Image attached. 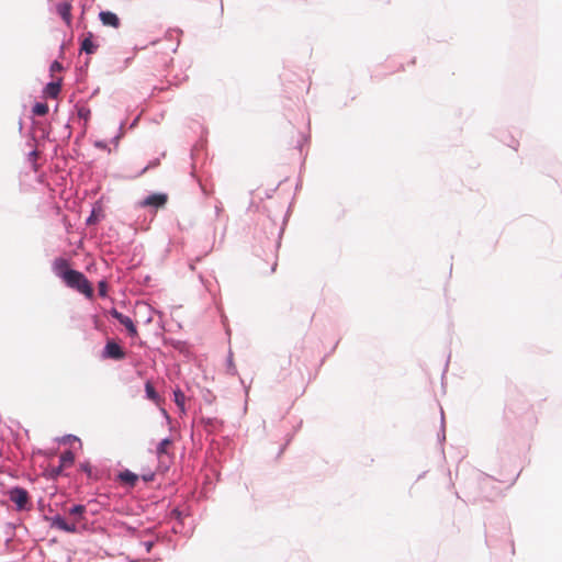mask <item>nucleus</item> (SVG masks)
I'll list each match as a JSON object with an SVG mask.
<instances>
[{
	"instance_id": "nucleus-1",
	"label": "nucleus",
	"mask_w": 562,
	"mask_h": 562,
	"mask_svg": "<svg viewBox=\"0 0 562 562\" xmlns=\"http://www.w3.org/2000/svg\"><path fill=\"white\" fill-rule=\"evenodd\" d=\"M64 282L68 288L78 291L88 299L93 296V288L91 283L80 271L75 270L71 273H68L67 279Z\"/></svg>"
},
{
	"instance_id": "nucleus-2",
	"label": "nucleus",
	"mask_w": 562,
	"mask_h": 562,
	"mask_svg": "<svg viewBox=\"0 0 562 562\" xmlns=\"http://www.w3.org/2000/svg\"><path fill=\"white\" fill-rule=\"evenodd\" d=\"M75 462V454L72 451L70 450H66L64 451L61 454H60V458H59V464L58 465H49L46 470V473L47 475L55 480L57 479L59 475H61L63 473V470L65 468H68L70 465H72Z\"/></svg>"
},
{
	"instance_id": "nucleus-3",
	"label": "nucleus",
	"mask_w": 562,
	"mask_h": 562,
	"mask_svg": "<svg viewBox=\"0 0 562 562\" xmlns=\"http://www.w3.org/2000/svg\"><path fill=\"white\" fill-rule=\"evenodd\" d=\"M9 498L12 503L15 504L19 510L27 509V505L30 504V497L26 490L21 487L12 488L9 492Z\"/></svg>"
},
{
	"instance_id": "nucleus-4",
	"label": "nucleus",
	"mask_w": 562,
	"mask_h": 562,
	"mask_svg": "<svg viewBox=\"0 0 562 562\" xmlns=\"http://www.w3.org/2000/svg\"><path fill=\"white\" fill-rule=\"evenodd\" d=\"M102 357L105 359L122 360L125 358V351L114 340H109L104 347Z\"/></svg>"
},
{
	"instance_id": "nucleus-5",
	"label": "nucleus",
	"mask_w": 562,
	"mask_h": 562,
	"mask_svg": "<svg viewBox=\"0 0 562 562\" xmlns=\"http://www.w3.org/2000/svg\"><path fill=\"white\" fill-rule=\"evenodd\" d=\"M110 314L115 318L117 319L127 330L128 335L132 336V337H136L138 335V331H137V328L136 326L134 325L133 321L131 319V317L122 314L121 312H119L117 310L113 308L111 310Z\"/></svg>"
},
{
	"instance_id": "nucleus-6",
	"label": "nucleus",
	"mask_w": 562,
	"mask_h": 562,
	"mask_svg": "<svg viewBox=\"0 0 562 562\" xmlns=\"http://www.w3.org/2000/svg\"><path fill=\"white\" fill-rule=\"evenodd\" d=\"M53 270L55 274L60 278L63 281L67 279L68 273H71L75 271L74 269H70L69 262L65 258H56L53 263Z\"/></svg>"
},
{
	"instance_id": "nucleus-7",
	"label": "nucleus",
	"mask_w": 562,
	"mask_h": 562,
	"mask_svg": "<svg viewBox=\"0 0 562 562\" xmlns=\"http://www.w3.org/2000/svg\"><path fill=\"white\" fill-rule=\"evenodd\" d=\"M168 202V195L166 193H154L148 195L144 201H142L140 205L153 206L156 209L164 207Z\"/></svg>"
},
{
	"instance_id": "nucleus-8",
	"label": "nucleus",
	"mask_w": 562,
	"mask_h": 562,
	"mask_svg": "<svg viewBox=\"0 0 562 562\" xmlns=\"http://www.w3.org/2000/svg\"><path fill=\"white\" fill-rule=\"evenodd\" d=\"M50 526L53 528H56V529H59V530H63L66 532H76L77 531L76 521H71V520L68 521L59 515L52 518Z\"/></svg>"
},
{
	"instance_id": "nucleus-9",
	"label": "nucleus",
	"mask_w": 562,
	"mask_h": 562,
	"mask_svg": "<svg viewBox=\"0 0 562 562\" xmlns=\"http://www.w3.org/2000/svg\"><path fill=\"white\" fill-rule=\"evenodd\" d=\"M172 441L169 438L162 439L156 449V454L160 463H165V458L170 459L172 457L171 452Z\"/></svg>"
},
{
	"instance_id": "nucleus-10",
	"label": "nucleus",
	"mask_w": 562,
	"mask_h": 562,
	"mask_svg": "<svg viewBox=\"0 0 562 562\" xmlns=\"http://www.w3.org/2000/svg\"><path fill=\"white\" fill-rule=\"evenodd\" d=\"M71 9L72 5L70 1H64L56 5L57 13L61 16V19L68 26L71 24L72 21Z\"/></svg>"
},
{
	"instance_id": "nucleus-11",
	"label": "nucleus",
	"mask_w": 562,
	"mask_h": 562,
	"mask_svg": "<svg viewBox=\"0 0 562 562\" xmlns=\"http://www.w3.org/2000/svg\"><path fill=\"white\" fill-rule=\"evenodd\" d=\"M103 25L117 29L121 24L119 16L111 11H102L99 14Z\"/></svg>"
},
{
	"instance_id": "nucleus-12",
	"label": "nucleus",
	"mask_w": 562,
	"mask_h": 562,
	"mask_svg": "<svg viewBox=\"0 0 562 562\" xmlns=\"http://www.w3.org/2000/svg\"><path fill=\"white\" fill-rule=\"evenodd\" d=\"M85 513L86 506L83 505H75L68 510L71 521H76V526L83 519Z\"/></svg>"
},
{
	"instance_id": "nucleus-13",
	"label": "nucleus",
	"mask_w": 562,
	"mask_h": 562,
	"mask_svg": "<svg viewBox=\"0 0 562 562\" xmlns=\"http://www.w3.org/2000/svg\"><path fill=\"white\" fill-rule=\"evenodd\" d=\"M145 392H146V396L148 400H150L151 402H154L156 405H160L161 403V397L160 395L156 392L153 383L150 381H147L145 383Z\"/></svg>"
},
{
	"instance_id": "nucleus-14",
	"label": "nucleus",
	"mask_w": 562,
	"mask_h": 562,
	"mask_svg": "<svg viewBox=\"0 0 562 562\" xmlns=\"http://www.w3.org/2000/svg\"><path fill=\"white\" fill-rule=\"evenodd\" d=\"M60 90H61V83H60V79H59L58 81L49 82L45 87L44 92L48 98L56 99L58 97Z\"/></svg>"
},
{
	"instance_id": "nucleus-15",
	"label": "nucleus",
	"mask_w": 562,
	"mask_h": 562,
	"mask_svg": "<svg viewBox=\"0 0 562 562\" xmlns=\"http://www.w3.org/2000/svg\"><path fill=\"white\" fill-rule=\"evenodd\" d=\"M119 477L123 483L128 484L130 486H134L138 481V476L128 470L121 472Z\"/></svg>"
},
{
	"instance_id": "nucleus-16",
	"label": "nucleus",
	"mask_w": 562,
	"mask_h": 562,
	"mask_svg": "<svg viewBox=\"0 0 562 562\" xmlns=\"http://www.w3.org/2000/svg\"><path fill=\"white\" fill-rule=\"evenodd\" d=\"M95 49L97 45H94L92 42V33H89L81 43V50L86 52L87 54H92L95 52Z\"/></svg>"
},
{
	"instance_id": "nucleus-17",
	"label": "nucleus",
	"mask_w": 562,
	"mask_h": 562,
	"mask_svg": "<svg viewBox=\"0 0 562 562\" xmlns=\"http://www.w3.org/2000/svg\"><path fill=\"white\" fill-rule=\"evenodd\" d=\"M173 395H175V402H176L177 406L183 412L184 403H186V395L179 389L173 391Z\"/></svg>"
},
{
	"instance_id": "nucleus-18",
	"label": "nucleus",
	"mask_w": 562,
	"mask_h": 562,
	"mask_svg": "<svg viewBox=\"0 0 562 562\" xmlns=\"http://www.w3.org/2000/svg\"><path fill=\"white\" fill-rule=\"evenodd\" d=\"M33 114L43 116L48 112V105L46 103L38 102L33 106Z\"/></svg>"
},
{
	"instance_id": "nucleus-19",
	"label": "nucleus",
	"mask_w": 562,
	"mask_h": 562,
	"mask_svg": "<svg viewBox=\"0 0 562 562\" xmlns=\"http://www.w3.org/2000/svg\"><path fill=\"white\" fill-rule=\"evenodd\" d=\"M80 470L82 472L87 473L88 476H91V474H92V468H91L90 463H88V462L81 463Z\"/></svg>"
},
{
	"instance_id": "nucleus-20",
	"label": "nucleus",
	"mask_w": 562,
	"mask_h": 562,
	"mask_svg": "<svg viewBox=\"0 0 562 562\" xmlns=\"http://www.w3.org/2000/svg\"><path fill=\"white\" fill-rule=\"evenodd\" d=\"M63 69V66L59 61L55 60L52 65H50V71L54 72V71H60Z\"/></svg>"
},
{
	"instance_id": "nucleus-21",
	"label": "nucleus",
	"mask_w": 562,
	"mask_h": 562,
	"mask_svg": "<svg viewBox=\"0 0 562 562\" xmlns=\"http://www.w3.org/2000/svg\"><path fill=\"white\" fill-rule=\"evenodd\" d=\"M99 293L101 296H105L106 295V283L104 281H101L99 283Z\"/></svg>"
},
{
	"instance_id": "nucleus-22",
	"label": "nucleus",
	"mask_w": 562,
	"mask_h": 562,
	"mask_svg": "<svg viewBox=\"0 0 562 562\" xmlns=\"http://www.w3.org/2000/svg\"><path fill=\"white\" fill-rule=\"evenodd\" d=\"M159 165V160H155L153 162H150L149 165H147L143 170H142V175L145 173L148 169L153 168V167H156Z\"/></svg>"
}]
</instances>
